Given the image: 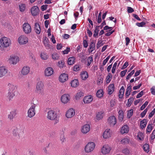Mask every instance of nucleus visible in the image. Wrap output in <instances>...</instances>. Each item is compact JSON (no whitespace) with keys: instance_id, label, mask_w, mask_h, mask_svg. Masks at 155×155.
Listing matches in <instances>:
<instances>
[{"instance_id":"4d7b16f0","label":"nucleus","mask_w":155,"mask_h":155,"mask_svg":"<svg viewBox=\"0 0 155 155\" xmlns=\"http://www.w3.org/2000/svg\"><path fill=\"white\" fill-rule=\"evenodd\" d=\"M103 78L101 77L98 78L97 81V83L98 85H100L103 83Z\"/></svg>"},{"instance_id":"20e7f679","label":"nucleus","mask_w":155,"mask_h":155,"mask_svg":"<svg viewBox=\"0 0 155 155\" xmlns=\"http://www.w3.org/2000/svg\"><path fill=\"white\" fill-rule=\"evenodd\" d=\"M37 106L36 104L33 103L31 104V106L28 109L27 112V116L28 117L31 118L35 116L36 114L35 109Z\"/></svg>"},{"instance_id":"c03bdc74","label":"nucleus","mask_w":155,"mask_h":155,"mask_svg":"<svg viewBox=\"0 0 155 155\" xmlns=\"http://www.w3.org/2000/svg\"><path fill=\"white\" fill-rule=\"evenodd\" d=\"M20 11L21 12H24L25 9V4H21L19 5Z\"/></svg>"},{"instance_id":"e2e57ef3","label":"nucleus","mask_w":155,"mask_h":155,"mask_svg":"<svg viewBox=\"0 0 155 155\" xmlns=\"http://www.w3.org/2000/svg\"><path fill=\"white\" fill-rule=\"evenodd\" d=\"M128 65H129L128 62L127 61L126 62L124 63V64L123 65V66L121 68V69L123 70V69H125L128 66Z\"/></svg>"},{"instance_id":"864d4df0","label":"nucleus","mask_w":155,"mask_h":155,"mask_svg":"<svg viewBox=\"0 0 155 155\" xmlns=\"http://www.w3.org/2000/svg\"><path fill=\"white\" fill-rule=\"evenodd\" d=\"M134 98L133 97L130 98L128 99L127 102V106L128 107H130L131 106V104L132 103V101L133 100Z\"/></svg>"},{"instance_id":"338daca9","label":"nucleus","mask_w":155,"mask_h":155,"mask_svg":"<svg viewBox=\"0 0 155 155\" xmlns=\"http://www.w3.org/2000/svg\"><path fill=\"white\" fill-rule=\"evenodd\" d=\"M155 113V108L153 109L152 112L149 114V117L151 118L152 117L153 115Z\"/></svg>"},{"instance_id":"a18cd8bd","label":"nucleus","mask_w":155,"mask_h":155,"mask_svg":"<svg viewBox=\"0 0 155 155\" xmlns=\"http://www.w3.org/2000/svg\"><path fill=\"white\" fill-rule=\"evenodd\" d=\"M64 61L61 60L58 61V66L61 68H63L64 66Z\"/></svg>"},{"instance_id":"f3484780","label":"nucleus","mask_w":155,"mask_h":155,"mask_svg":"<svg viewBox=\"0 0 155 155\" xmlns=\"http://www.w3.org/2000/svg\"><path fill=\"white\" fill-rule=\"evenodd\" d=\"M90 130V126L88 124H86L83 126L81 128V131L84 134H86Z\"/></svg>"},{"instance_id":"3c124183","label":"nucleus","mask_w":155,"mask_h":155,"mask_svg":"<svg viewBox=\"0 0 155 155\" xmlns=\"http://www.w3.org/2000/svg\"><path fill=\"white\" fill-rule=\"evenodd\" d=\"M133 112V109H130L128 111L127 114V117L128 118H130L132 115Z\"/></svg>"},{"instance_id":"1a4fd4ad","label":"nucleus","mask_w":155,"mask_h":155,"mask_svg":"<svg viewBox=\"0 0 155 155\" xmlns=\"http://www.w3.org/2000/svg\"><path fill=\"white\" fill-rule=\"evenodd\" d=\"M18 41L20 45H24L28 42V38L24 35L20 36L18 38Z\"/></svg>"},{"instance_id":"6e6d98bb","label":"nucleus","mask_w":155,"mask_h":155,"mask_svg":"<svg viewBox=\"0 0 155 155\" xmlns=\"http://www.w3.org/2000/svg\"><path fill=\"white\" fill-rule=\"evenodd\" d=\"M81 69L80 66L78 65H76L73 67V70L74 71H78Z\"/></svg>"},{"instance_id":"603ef678","label":"nucleus","mask_w":155,"mask_h":155,"mask_svg":"<svg viewBox=\"0 0 155 155\" xmlns=\"http://www.w3.org/2000/svg\"><path fill=\"white\" fill-rule=\"evenodd\" d=\"M146 24V23L144 21H142L141 22H137L136 23V25L139 27H143Z\"/></svg>"},{"instance_id":"bf43d9fd","label":"nucleus","mask_w":155,"mask_h":155,"mask_svg":"<svg viewBox=\"0 0 155 155\" xmlns=\"http://www.w3.org/2000/svg\"><path fill=\"white\" fill-rule=\"evenodd\" d=\"M147 108H146L142 113H141L140 116L141 117H143L145 116L147 111Z\"/></svg>"},{"instance_id":"13d9d810","label":"nucleus","mask_w":155,"mask_h":155,"mask_svg":"<svg viewBox=\"0 0 155 155\" xmlns=\"http://www.w3.org/2000/svg\"><path fill=\"white\" fill-rule=\"evenodd\" d=\"M148 102L147 101H145L144 103L140 107L141 110H143L148 105Z\"/></svg>"},{"instance_id":"bb28decb","label":"nucleus","mask_w":155,"mask_h":155,"mask_svg":"<svg viewBox=\"0 0 155 155\" xmlns=\"http://www.w3.org/2000/svg\"><path fill=\"white\" fill-rule=\"evenodd\" d=\"M95 49V44L93 42H91L89 45L88 49V52L89 53H92L93 51Z\"/></svg>"},{"instance_id":"ddd939ff","label":"nucleus","mask_w":155,"mask_h":155,"mask_svg":"<svg viewBox=\"0 0 155 155\" xmlns=\"http://www.w3.org/2000/svg\"><path fill=\"white\" fill-rule=\"evenodd\" d=\"M70 97L68 94H64L62 95L61 98V102L64 104H66L69 101Z\"/></svg>"},{"instance_id":"4c0bfd02","label":"nucleus","mask_w":155,"mask_h":155,"mask_svg":"<svg viewBox=\"0 0 155 155\" xmlns=\"http://www.w3.org/2000/svg\"><path fill=\"white\" fill-rule=\"evenodd\" d=\"M84 96V94L82 92H80L78 93L76 95L75 98L76 100H78Z\"/></svg>"},{"instance_id":"a211bd4d","label":"nucleus","mask_w":155,"mask_h":155,"mask_svg":"<svg viewBox=\"0 0 155 155\" xmlns=\"http://www.w3.org/2000/svg\"><path fill=\"white\" fill-rule=\"evenodd\" d=\"M39 9L37 6H33L31 9V12L33 16L37 15L38 14Z\"/></svg>"},{"instance_id":"37998d69","label":"nucleus","mask_w":155,"mask_h":155,"mask_svg":"<svg viewBox=\"0 0 155 155\" xmlns=\"http://www.w3.org/2000/svg\"><path fill=\"white\" fill-rule=\"evenodd\" d=\"M93 62L92 57L91 56L89 57L87 59V66H90L92 62Z\"/></svg>"},{"instance_id":"423d86ee","label":"nucleus","mask_w":155,"mask_h":155,"mask_svg":"<svg viewBox=\"0 0 155 155\" xmlns=\"http://www.w3.org/2000/svg\"><path fill=\"white\" fill-rule=\"evenodd\" d=\"M95 147V144L94 142H89L85 146L84 148L85 151L86 153L91 152L94 150Z\"/></svg>"},{"instance_id":"c9c22d12","label":"nucleus","mask_w":155,"mask_h":155,"mask_svg":"<svg viewBox=\"0 0 155 155\" xmlns=\"http://www.w3.org/2000/svg\"><path fill=\"white\" fill-rule=\"evenodd\" d=\"M103 115L104 113L103 112H98L96 116L97 119L98 120L101 119L103 117Z\"/></svg>"},{"instance_id":"f8f14e48","label":"nucleus","mask_w":155,"mask_h":155,"mask_svg":"<svg viewBox=\"0 0 155 155\" xmlns=\"http://www.w3.org/2000/svg\"><path fill=\"white\" fill-rule=\"evenodd\" d=\"M108 122L110 126H114L117 123L116 117L114 116L109 117L108 119Z\"/></svg>"},{"instance_id":"9d476101","label":"nucleus","mask_w":155,"mask_h":155,"mask_svg":"<svg viewBox=\"0 0 155 155\" xmlns=\"http://www.w3.org/2000/svg\"><path fill=\"white\" fill-rule=\"evenodd\" d=\"M75 114L74 110L72 108H71L67 110L66 112L65 115L67 118H69L73 117Z\"/></svg>"},{"instance_id":"5fc2aeb1","label":"nucleus","mask_w":155,"mask_h":155,"mask_svg":"<svg viewBox=\"0 0 155 155\" xmlns=\"http://www.w3.org/2000/svg\"><path fill=\"white\" fill-rule=\"evenodd\" d=\"M117 65V62H115V63H114V64L113 65V68H112V70H111V72L113 74H114L115 72Z\"/></svg>"},{"instance_id":"c85d7f7f","label":"nucleus","mask_w":155,"mask_h":155,"mask_svg":"<svg viewBox=\"0 0 155 155\" xmlns=\"http://www.w3.org/2000/svg\"><path fill=\"white\" fill-rule=\"evenodd\" d=\"M15 95V93L8 92L7 96L8 100L9 101H12Z\"/></svg>"},{"instance_id":"c756f323","label":"nucleus","mask_w":155,"mask_h":155,"mask_svg":"<svg viewBox=\"0 0 155 155\" xmlns=\"http://www.w3.org/2000/svg\"><path fill=\"white\" fill-rule=\"evenodd\" d=\"M125 89L124 87L122 86L121 87L119 91L118 96L120 98H122L124 95Z\"/></svg>"},{"instance_id":"0e129e2a","label":"nucleus","mask_w":155,"mask_h":155,"mask_svg":"<svg viewBox=\"0 0 155 155\" xmlns=\"http://www.w3.org/2000/svg\"><path fill=\"white\" fill-rule=\"evenodd\" d=\"M70 48L67 47L66 49L63 51L64 54H67L70 51Z\"/></svg>"},{"instance_id":"8fccbe9b","label":"nucleus","mask_w":155,"mask_h":155,"mask_svg":"<svg viewBox=\"0 0 155 155\" xmlns=\"http://www.w3.org/2000/svg\"><path fill=\"white\" fill-rule=\"evenodd\" d=\"M122 153L125 154L127 155L129 153L130 151L128 148H125L122 150Z\"/></svg>"},{"instance_id":"de8ad7c7","label":"nucleus","mask_w":155,"mask_h":155,"mask_svg":"<svg viewBox=\"0 0 155 155\" xmlns=\"http://www.w3.org/2000/svg\"><path fill=\"white\" fill-rule=\"evenodd\" d=\"M52 58L54 60H58L59 59V55L57 53H54L52 55Z\"/></svg>"},{"instance_id":"a878e982","label":"nucleus","mask_w":155,"mask_h":155,"mask_svg":"<svg viewBox=\"0 0 155 155\" xmlns=\"http://www.w3.org/2000/svg\"><path fill=\"white\" fill-rule=\"evenodd\" d=\"M16 114V113L15 110L12 111L8 115V118L10 120H12Z\"/></svg>"},{"instance_id":"2f4dec72","label":"nucleus","mask_w":155,"mask_h":155,"mask_svg":"<svg viewBox=\"0 0 155 155\" xmlns=\"http://www.w3.org/2000/svg\"><path fill=\"white\" fill-rule=\"evenodd\" d=\"M119 116L118 120L120 122H121L124 118V112L122 110H120L118 112Z\"/></svg>"},{"instance_id":"4be33fe9","label":"nucleus","mask_w":155,"mask_h":155,"mask_svg":"<svg viewBox=\"0 0 155 155\" xmlns=\"http://www.w3.org/2000/svg\"><path fill=\"white\" fill-rule=\"evenodd\" d=\"M111 132L110 129H106L103 133V138L105 139L109 138L110 137Z\"/></svg>"},{"instance_id":"49530a36","label":"nucleus","mask_w":155,"mask_h":155,"mask_svg":"<svg viewBox=\"0 0 155 155\" xmlns=\"http://www.w3.org/2000/svg\"><path fill=\"white\" fill-rule=\"evenodd\" d=\"M137 137L139 140H142L143 139L144 135L141 132H139L138 134Z\"/></svg>"},{"instance_id":"9b49d317","label":"nucleus","mask_w":155,"mask_h":155,"mask_svg":"<svg viewBox=\"0 0 155 155\" xmlns=\"http://www.w3.org/2000/svg\"><path fill=\"white\" fill-rule=\"evenodd\" d=\"M111 150L110 147L108 145L103 146L101 149V152L104 154L109 153Z\"/></svg>"},{"instance_id":"58836bf2","label":"nucleus","mask_w":155,"mask_h":155,"mask_svg":"<svg viewBox=\"0 0 155 155\" xmlns=\"http://www.w3.org/2000/svg\"><path fill=\"white\" fill-rule=\"evenodd\" d=\"M143 148L144 150L147 153H148L149 151V144L145 143L143 146Z\"/></svg>"},{"instance_id":"ea45409f","label":"nucleus","mask_w":155,"mask_h":155,"mask_svg":"<svg viewBox=\"0 0 155 155\" xmlns=\"http://www.w3.org/2000/svg\"><path fill=\"white\" fill-rule=\"evenodd\" d=\"M41 57L42 59L46 60L48 58V56L47 53L43 52L41 53Z\"/></svg>"},{"instance_id":"412c9836","label":"nucleus","mask_w":155,"mask_h":155,"mask_svg":"<svg viewBox=\"0 0 155 155\" xmlns=\"http://www.w3.org/2000/svg\"><path fill=\"white\" fill-rule=\"evenodd\" d=\"M68 75L66 74H61L59 77V81L62 82H65L68 79Z\"/></svg>"},{"instance_id":"b1692460","label":"nucleus","mask_w":155,"mask_h":155,"mask_svg":"<svg viewBox=\"0 0 155 155\" xmlns=\"http://www.w3.org/2000/svg\"><path fill=\"white\" fill-rule=\"evenodd\" d=\"M114 90V86L113 84H111L109 85L108 87V93L111 94L113 93Z\"/></svg>"},{"instance_id":"774afa93","label":"nucleus","mask_w":155,"mask_h":155,"mask_svg":"<svg viewBox=\"0 0 155 155\" xmlns=\"http://www.w3.org/2000/svg\"><path fill=\"white\" fill-rule=\"evenodd\" d=\"M150 91L152 94L155 95V87L154 86L153 87L150 88Z\"/></svg>"},{"instance_id":"e433bc0d","label":"nucleus","mask_w":155,"mask_h":155,"mask_svg":"<svg viewBox=\"0 0 155 155\" xmlns=\"http://www.w3.org/2000/svg\"><path fill=\"white\" fill-rule=\"evenodd\" d=\"M103 94L104 93L103 90L101 89L98 90L96 93L97 97L99 98H100L102 97L103 95Z\"/></svg>"},{"instance_id":"09e8293b","label":"nucleus","mask_w":155,"mask_h":155,"mask_svg":"<svg viewBox=\"0 0 155 155\" xmlns=\"http://www.w3.org/2000/svg\"><path fill=\"white\" fill-rule=\"evenodd\" d=\"M134 72L135 71L134 70H132L128 74L126 78V79L127 80L129 79L131 76L134 74Z\"/></svg>"},{"instance_id":"f03ea898","label":"nucleus","mask_w":155,"mask_h":155,"mask_svg":"<svg viewBox=\"0 0 155 155\" xmlns=\"http://www.w3.org/2000/svg\"><path fill=\"white\" fill-rule=\"evenodd\" d=\"M24 133V130L20 127L14 128L12 131V135L16 140L20 139L22 137Z\"/></svg>"},{"instance_id":"79ce46f5","label":"nucleus","mask_w":155,"mask_h":155,"mask_svg":"<svg viewBox=\"0 0 155 155\" xmlns=\"http://www.w3.org/2000/svg\"><path fill=\"white\" fill-rule=\"evenodd\" d=\"M130 142V139L127 138H125L122 139L121 141V143L122 144H128Z\"/></svg>"},{"instance_id":"a19ab883","label":"nucleus","mask_w":155,"mask_h":155,"mask_svg":"<svg viewBox=\"0 0 155 155\" xmlns=\"http://www.w3.org/2000/svg\"><path fill=\"white\" fill-rule=\"evenodd\" d=\"M153 129V127L152 124H149L146 129V132L150 133Z\"/></svg>"},{"instance_id":"0eeeda50","label":"nucleus","mask_w":155,"mask_h":155,"mask_svg":"<svg viewBox=\"0 0 155 155\" xmlns=\"http://www.w3.org/2000/svg\"><path fill=\"white\" fill-rule=\"evenodd\" d=\"M24 32L26 34L30 33L31 31V28L30 25L28 23H25L22 25Z\"/></svg>"},{"instance_id":"393cba45","label":"nucleus","mask_w":155,"mask_h":155,"mask_svg":"<svg viewBox=\"0 0 155 155\" xmlns=\"http://www.w3.org/2000/svg\"><path fill=\"white\" fill-rule=\"evenodd\" d=\"M35 32L38 34H39L41 32V28L39 24L37 23L35 24Z\"/></svg>"},{"instance_id":"f704fd0d","label":"nucleus","mask_w":155,"mask_h":155,"mask_svg":"<svg viewBox=\"0 0 155 155\" xmlns=\"http://www.w3.org/2000/svg\"><path fill=\"white\" fill-rule=\"evenodd\" d=\"M75 58L74 57L69 58L68 61V64L69 65L73 64L74 63Z\"/></svg>"},{"instance_id":"2eb2a0df","label":"nucleus","mask_w":155,"mask_h":155,"mask_svg":"<svg viewBox=\"0 0 155 155\" xmlns=\"http://www.w3.org/2000/svg\"><path fill=\"white\" fill-rule=\"evenodd\" d=\"M8 92L15 93L16 89V86L11 83H8L7 85Z\"/></svg>"},{"instance_id":"f257e3e1","label":"nucleus","mask_w":155,"mask_h":155,"mask_svg":"<svg viewBox=\"0 0 155 155\" xmlns=\"http://www.w3.org/2000/svg\"><path fill=\"white\" fill-rule=\"evenodd\" d=\"M11 44V41L10 38L4 37L0 39V50L3 51L5 48L9 47Z\"/></svg>"},{"instance_id":"69168bd1","label":"nucleus","mask_w":155,"mask_h":155,"mask_svg":"<svg viewBox=\"0 0 155 155\" xmlns=\"http://www.w3.org/2000/svg\"><path fill=\"white\" fill-rule=\"evenodd\" d=\"M151 135V139L152 140H153L155 138V129L153 131Z\"/></svg>"},{"instance_id":"6ab92c4d","label":"nucleus","mask_w":155,"mask_h":155,"mask_svg":"<svg viewBox=\"0 0 155 155\" xmlns=\"http://www.w3.org/2000/svg\"><path fill=\"white\" fill-rule=\"evenodd\" d=\"M30 68L28 66H24L21 71V74L23 75H27L29 72Z\"/></svg>"},{"instance_id":"39448f33","label":"nucleus","mask_w":155,"mask_h":155,"mask_svg":"<svg viewBox=\"0 0 155 155\" xmlns=\"http://www.w3.org/2000/svg\"><path fill=\"white\" fill-rule=\"evenodd\" d=\"M57 114L54 110H50L47 113V117L49 120H55L57 118Z\"/></svg>"},{"instance_id":"7ed1b4c3","label":"nucleus","mask_w":155,"mask_h":155,"mask_svg":"<svg viewBox=\"0 0 155 155\" xmlns=\"http://www.w3.org/2000/svg\"><path fill=\"white\" fill-rule=\"evenodd\" d=\"M35 91L38 94L42 95L44 93V84L42 81H38L36 84Z\"/></svg>"},{"instance_id":"6e6552de","label":"nucleus","mask_w":155,"mask_h":155,"mask_svg":"<svg viewBox=\"0 0 155 155\" xmlns=\"http://www.w3.org/2000/svg\"><path fill=\"white\" fill-rule=\"evenodd\" d=\"M8 60L10 64H16L19 61L18 57L14 55H11L10 56Z\"/></svg>"},{"instance_id":"052dcab7","label":"nucleus","mask_w":155,"mask_h":155,"mask_svg":"<svg viewBox=\"0 0 155 155\" xmlns=\"http://www.w3.org/2000/svg\"><path fill=\"white\" fill-rule=\"evenodd\" d=\"M127 71V69L123 71H121L120 74V76L121 77H123L125 75Z\"/></svg>"},{"instance_id":"dca6fc26","label":"nucleus","mask_w":155,"mask_h":155,"mask_svg":"<svg viewBox=\"0 0 155 155\" xmlns=\"http://www.w3.org/2000/svg\"><path fill=\"white\" fill-rule=\"evenodd\" d=\"M53 69L51 67L47 68L45 71V75L46 76H51L53 73Z\"/></svg>"},{"instance_id":"4468645a","label":"nucleus","mask_w":155,"mask_h":155,"mask_svg":"<svg viewBox=\"0 0 155 155\" xmlns=\"http://www.w3.org/2000/svg\"><path fill=\"white\" fill-rule=\"evenodd\" d=\"M8 69L5 67L1 66L0 67V78L5 76L7 73Z\"/></svg>"},{"instance_id":"680f3d73","label":"nucleus","mask_w":155,"mask_h":155,"mask_svg":"<svg viewBox=\"0 0 155 155\" xmlns=\"http://www.w3.org/2000/svg\"><path fill=\"white\" fill-rule=\"evenodd\" d=\"M103 45V44L102 41H98L97 44V49H98L100 47Z\"/></svg>"},{"instance_id":"72a5a7b5","label":"nucleus","mask_w":155,"mask_h":155,"mask_svg":"<svg viewBox=\"0 0 155 155\" xmlns=\"http://www.w3.org/2000/svg\"><path fill=\"white\" fill-rule=\"evenodd\" d=\"M79 85L78 81L77 79H74L71 82V85L73 87H76Z\"/></svg>"},{"instance_id":"7c9ffc66","label":"nucleus","mask_w":155,"mask_h":155,"mask_svg":"<svg viewBox=\"0 0 155 155\" xmlns=\"http://www.w3.org/2000/svg\"><path fill=\"white\" fill-rule=\"evenodd\" d=\"M100 26H96L95 29L94 31V34H93V37L97 38L98 37L99 31V28Z\"/></svg>"},{"instance_id":"5701e85b","label":"nucleus","mask_w":155,"mask_h":155,"mask_svg":"<svg viewBox=\"0 0 155 155\" xmlns=\"http://www.w3.org/2000/svg\"><path fill=\"white\" fill-rule=\"evenodd\" d=\"M128 131L129 127L127 125H124L121 128L120 132L122 134L127 133Z\"/></svg>"},{"instance_id":"cd10ccee","label":"nucleus","mask_w":155,"mask_h":155,"mask_svg":"<svg viewBox=\"0 0 155 155\" xmlns=\"http://www.w3.org/2000/svg\"><path fill=\"white\" fill-rule=\"evenodd\" d=\"M81 75L82 79L83 80H86L88 76V73L85 71L81 72Z\"/></svg>"},{"instance_id":"473e14b6","label":"nucleus","mask_w":155,"mask_h":155,"mask_svg":"<svg viewBox=\"0 0 155 155\" xmlns=\"http://www.w3.org/2000/svg\"><path fill=\"white\" fill-rule=\"evenodd\" d=\"M147 124V121L146 119H143L141 120L140 123V127L142 129H143L146 126Z\"/></svg>"},{"instance_id":"aec40b11","label":"nucleus","mask_w":155,"mask_h":155,"mask_svg":"<svg viewBox=\"0 0 155 155\" xmlns=\"http://www.w3.org/2000/svg\"><path fill=\"white\" fill-rule=\"evenodd\" d=\"M93 100L92 96L88 95L85 97L83 99V101L85 104H89L91 103Z\"/></svg>"}]
</instances>
